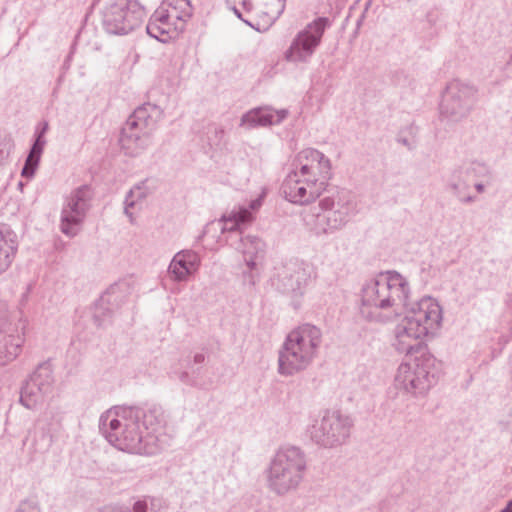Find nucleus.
Wrapping results in <instances>:
<instances>
[{
	"label": "nucleus",
	"mask_w": 512,
	"mask_h": 512,
	"mask_svg": "<svg viewBox=\"0 0 512 512\" xmlns=\"http://www.w3.org/2000/svg\"><path fill=\"white\" fill-rule=\"evenodd\" d=\"M43 151L44 149L39 147V144H32L21 170L22 177L29 180L35 176Z\"/></svg>",
	"instance_id": "31"
},
{
	"label": "nucleus",
	"mask_w": 512,
	"mask_h": 512,
	"mask_svg": "<svg viewBox=\"0 0 512 512\" xmlns=\"http://www.w3.org/2000/svg\"><path fill=\"white\" fill-rule=\"evenodd\" d=\"M200 257L193 250L177 252L168 267L170 277L176 282H185L200 266Z\"/></svg>",
	"instance_id": "21"
},
{
	"label": "nucleus",
	"mask_w": 512,
	"mask_h": 512,
	"mask_svg": "<svg viewBox=\"0 0 512 512\" xmlns=\"http://www.w3.org/2000/svg\"><path fill=\"white\" fill-rule=\"evenodd\" d=\"M98 512H156L154 509L149 508L148 500H138L133 504L132 510H122L116 507H104Z\"/></svg>",
	"instance_id": "37"
},
{
	"label": "nucleus",
	"mask_w": 512,
	"mask_h": 512,
	"mask_svg": "<svg viewBox=\"0 0 512 512\" xmlns=\"http://www.w3.org/2000/svg\"><path fill=\"white\" fill-rule=\"evenodd\" d=\"M117 298L118 295L116 293V288L111 287L100 297L99 301L96 303L93 320L98 327H104L107 323L110 322L113 310L109 307V305L113 301H116Z\"/></svg>",
	"instance_id": "30"
},
{
	"label": "nucleus",
	"mask_w": 512,
	"mask_h": 512,
	"mask_svg": "<svg viewBox=\"0 0 512 512\" xmlns=\"http://www.w3.org/2000/svg\"><path fill=\"white\" fill-rule=\"evenodd\" d=\"M281 191L289 202L299 205L309 204L321 196L316 188L306 183L305 179L295 170L282 183Z\"/></svg>",
	"instance_id": "19"
},
{
	"label": "nucleus",
	"mask_w": 512,
	"mask_h": 512,
	"mask_svg": "<svg viewBox=\"0 0 512 512\" xmlns=\"http://www.w3.org/2000/svg\"><path fill=\"white\" fill-rule=\"evenodd\" d=\"M162 12L156 9L151 15L146 26L147 34L161 43H168L175 39L185 30L184 27L174 21H170L168 17H161Z\"/></svg>",
	"instance_id": "22"
},
{
	"label": "nucleus",
	"mask_w": 512,
	"mask_h": 512,
	"mask_svg": "<svg viewBox=\"0 0 512 512\" xmlns=\"http://www.w3.org/2000/svg\"><path fill=\"white\" fill-rule=\"evenodd\" d=\"M477 88L469 83L454 79L442 94L440 115L451 122L466 118L477 101Z\"/></svg>",
	"instance_id": "10"
},
{
	"label": "nucleus",
	"mask_w": 512,
	"mask_h": 512,
	"mask_svg": "<svg viewBox=\"0 0 512 512\" xmlns=\"http://www.w3.org/2000/svg\"><path fill=\"white\" fill-rule=\"evenodd\" d=\"M275 270L271 283L276 290L291 297L304 294L311 277V269L307 263L291 259Z\"/></svg>",
	"instance_id": "13"
},
{
	"label": "nucleus",
	"mask_w": 512,
	"mask_h": 512,
	"mask_svg": "<svg viewBox=\"0 0 512 512\" xmlns=\"http://www.w3.org/2000/svg\"><path fill=\"white\" fill-rule=\"evenodd\" d=\"M407 309V316L424 337L435 336L442 324V308L432 297H423Z\"/></svg>",
	"instance_id": "17"
},
{
	"label": "nucleus",
	"mask_w": 512,
	"mask_h": 512,
	"mask_svg": "<svg viewBox=\"0 0 512 512\" xmlns=\"http://www.w3.org/2000/svg\"><path fill=\"white\" fill-rule=\"evenodd\" d=\"M397 141L399 143H401L402 145L407 146L409 149H411V145H410V143H409L407 138L399 137V138H397Z\"/></svg>",
	"instance_id": "45"
},
{
	"label": "nucleus",
	"mask_w": 512,
	"mask_h": 512,
	"mask_svg": "<svg viewBox=\"0 0 512 512\" xmlns=\"http://www.w3.org/2000/svg\"><path fill=\"white\" fill-rule=\"evenodd\" d=\"M253 219V214L245 206H239L224 214L221 219L212 223V225H217L222 235L227 234L225 241L230 245L231 241H235L242 236L241 227L251 223Z\"/></svg>",
	"instance_id": "20"
},
{
	"label": "nucleus",
	"mask_w": 512,
	"mask_h": 512,
	"mask_svg": "<svg viewBox=\"0 0 512 512\" xmlns=\"http://www.w3.org/2000/svg\"><path fill=\"white\" fill-rule=\"evenodd\" d=\"M25 321L19 320L15 322L12 320V314L9 309L8 303L0 299V334L3 332L16 331L18 325H22Z\"/></svg>",
	"instance_id": "34"
},
{
	"label": "nucleus",
	"mask_w": 512,
	"mask_h": 512,
	"mask_svg": "<svg viewBox=\"0 0 512 512\" xmlns=\"http://www.w3.org/2000/svg\"><path fill=\"white\" fill-rule=\"evenodd\" d=\"M320 211L304 217L306 227L317 237L342 230L351 220L353 206L345 191H337L319 201Z\"/></svg>",
	"instance_id": "6"
},
{
	"label": "nucleus",
	"mask_w": 512,
	"mask_h": 512,
	"mask_svg": "<svg viewBox=\"0 0 512 512\" xmlns=\"http://www.w3.org/2000/svg\"><path fill=\"white\" fill-rule=\"evenodd\" d=\"M288 116V110H275L271 107H258L246 112L240 121V126L252 129L258 126L280 124Z\"/></svg>",
	"instance_id": "24"
},
{
	"label": "nucleus",
	"mask_w": 512,
	"mask_h": 512,
	"mask_svg": "<svg viewBox=\"0 0 512 512\" xmlns=\"http://www.w3.org/2000/svg\"><path fill=\"white\" fill-rule=\"evenodd\" d=\"M504 71L507 77H512V53L509 56V59L504 67Z\"/></svg>",
	"instance_id": "43"
},
{
	"label": "nucleus",
	"mask_w": 512,
	"mask_h": 512,
	"mask_svg": "<svg viewBox=\"0 0 512 512\" xmlns=\"http://www.w3.org/2000/svg\"><path fill=\"white\" fill-rule=\"evenodd\" d=\"M157 9L162 12L161 17H168L170 21H174L184 28L193 14L190 0H164Z\"/></svg>",
	"instance_id": "27"
},
{
	"label": "nucleus",
	"mask_w": 512,
	"mask_h": 512,
	"mask_svg": "<svg viewBox=\"0 0 512 512\" xmlns=\"http://www.w3.org/2000/svg\"><path fill=\"white\" fill-rule=\"evenodd\" d=\"M54 377L50 364H40L21 388L20 402L27 409H35L53 395Z\"/></svg>",
	"instance_id": "15"
},
{
	"label": "nucleus",
	"mask_w": 512,
	"mask_h": 512,
	"mask_svg": "<svg viewBox=\"0 0 512 512\" xmlns=\"http://www.w3.org/2000/svg\"><path fill=\"white\" fill-rule=\"evenodd\" d=\"M285 1L286 0H278V6L276 8H281L282 6L284 7Z\"/></svg>",
	"instance_id": "49"
},
{
	"label": "nucleus",
	"mask_w": 512,
	"mask_h": 512,
	"mask_svg": "<svg viewBox=\"0 0 512 512\" xmlns=\"http://www.w3.org/2000/svg\"><path fill=\"white\" fill-rule=\"evenodd\" d=\"M61 427V420L53 415L45 414L36 421L35 428L31 432L29 446V453L32 458L37 454L43 455L49 451Z\"/></svg>",
	"instance_id": "18"
},
{
	"label": "nucleus",
	"mask_w": 512,
	"mask_h": 512,
	"mask_svg": "<svg viewBox=\"0 0 512 512\" xmlns=\"http://www.w3.org/2000/svg\"><path fill=\"white\" fill-rule=\"evenodd\" d=\"M296 171L311 187L323 193L329 180L332 178V165L330 159L321 151L306 148L296 157Z\"/></svg>",
	"instance_id": "12"
},
{
	"label": "nucleus",
	"mask_w": 512,
	"mask_h": 512,
	"mask_svg": "<svg viewBox=\"0 0 512 512\" xmlns=\"http://www.w3.org/2000/svg\"><path fill=\"white\" fill-rule=\"evenodd\" d=\"M215 131H216V133L223 134V130H222V129H220V130H217V129H216Z\"/></svg>",
	"instance_id": "50"
},
{
	"label": "nucleus",
	"mask_w": 512,
	"mask_h": 512,
	"mask_svg": "<svg viewBox=\"0 0 512 512\" xmlns=\"http://www.w3.org/2000/svg\"><path fill=\"white\" fill-rule=\"evenodd\" d=\"M331 25L329 18L318 17L299 31L284 53L286 61L307 63L321 43L325 30Z\"/></svg>",
	"instance_id": "11"
},
{
	"label": "nucleus",
	"mask_w": 512,
	"mask_h": 512,
	"mask_svg": "<svg viewBox=\"0 0 512 512\" xmlns=\"http://www.w3.org/2000/svg\"><path fill=\"white\" fill-rule=\"evenodd\" d=\"M18 186H19V188H21V189H22V188H23V183H22V182H19V183H18Z\"/></svg>",
	"instance_id": "51"
},
{
	"label": "nucleus",
	"mask_w": 512,
	"mask_h": 512,
	"mask_svg": "<svg viewBox=\"0 0 512 512\" xmlns=\"http://www.w3.org/2000/svg\"><path fill=\"white\" fill-rule=\"evenodd\" d=\"M353 419L339 410H324L307 427L311 441L325 449L344 445L350 438Z\"/></svg>",
	"instance_id": "7"
},
{
	"label": "nucleus",
	"mask_w": 512,
	"mask_h": 512,
	"mask_svg": "<svg viewBox=\"0 0 512 512\" xmlns=\"http://www.w3.org/2000/svg\"><path fill=\"white\" fill-rule=\"evenodd\" d=\"M282 12L283 6L281 8L269 6L264 9L257 5L254 7L253 13H251L253 18L251 20H244V23L259 32H265L279 18Z\"/></svg>",
	"instance_id": "29"
},
{
	"label": "nucleus",
	"mask_w": 512,
	"mask_h": 512,
	"mask_svg": "<svg viewBox=\"0 0 512 512\" xmlns=\"http://www.w3.org/2000/svg\"><path fill=\"white\" fill-rule=\"evenodd\" d=\"M156 186L154 182L146 178L138 183H136L126 194L124 201V213L130 218V221H133V213L130 209L134 208L138 203L144 201L149 195H151Z\"/></svg>",
	"instance_id": "28"
},
{
	"label": "nucleus",
	"mask_w": 512,
	"mask_h": 512,
	"mask_svg": "<svg viewBox=\"0 0 512 512\" xmlns=\"http://www.w3.org/2000/svg\"><path fill=\"white\" fill-rule=\"evenodd\" d=\"M92 197L93 193L88 185H82L71 192L61 211L62 233L73 237L79 232V227L90 209Z\"/></svg>",
	"instance_id": "14"
},
{
	"label": "nucleus",
	"mask_w": 512,
	"mask_h": 512,
	"mask_svg": "<svg viewBox=\"0 0 512 512\" xmlns=\"http://www.w3.org/2000/svg\"><path fill=\"white\" fill-rule=\"evenodd\" d=\"M196 370H193L190 374L186 370L179 371L178 369H174L171 372L172 377L178 379L183 384L189 385V386H195L197 384V377L195 376Z\"/></svg>",
	"instance_id": "38"
},
{
	"label": "nucleus",
	"mask_w": 512,
	"mask_h": 512,
	"mask_svg": "<svg viewBox=\"0 0 512 512\" xmlns=\"http://www.w3.org/2000/svg\"><path fill=\"white\" fill-rule=\"evenodd\" d=\"M395 339L393 342L394 348L399 353H404L406 355H410L413 352H417L420 355L426 351V347L420 341L413 340L405 335L394 333Z\"/></svg>",
	"instance_id": "33"
},
{
	"label": "nucleus",
	"mask_w": 512,
	"mask_h": 512,
	"mask_svg": "<svg viewBox=\"0 0 512 512\" xmlns=\"http://www.w3.org/2000/svg\"><path fill=\"white\" fill-rule=\"evenodd\" d=\"M488 169L480 162H465L451 169L447 179V189L463 204H471L476 197L468 193L473 178L485 176Z\"/></svg>",
	"instance_id": "16"
},
{
	"label": "nucleus",
	"mask_w": 512,
	"mask_h": 512,
	"mask_svg": "<svg viewBox=\"0 0 512 512\" xmlns=\"http://www.w3.org/2000/svg\"><path fill=\"white\" fill-rule=\"evenodd\" d=\"M145 9L138 0H108L102 12V26L112 35H127L139 28Z\"/></svg>",
	"instance_id": "9"
},
{
	"label": "nucleus",
	"mask_w": 512,
	"mask_h": 512,
	"mask_svg": "<svg viewBox=\"0 0 512 512\" xmlns=\"http://www.w3.org/2000/svg\"><path fill=\"white\" fill-rule=\"evenodd\" d=\"M186 366L189 367L190 366V360H186Z\"/></svg>",
	"instance_id": "52"
},
{
	"label": "nucleus",
	"mask_w": 512,
	"mask_h": 512,
	"mask_svg": "<svg viewBox=\"0 0 512 512\" xmlns=\"http://www.w3.org/2000/svg\"><path fill=\"white\" fill-rule=\"evenodd\" d=\"M159 106L145 103L134 110L121 129L119 143L131 157L142 154L151 144V134L162 117Z\"/></svg>",
	"instance_id": "4"
},
{
	"label": "nucleus",
	"mask_w": 512,
	"mask_h": 512,
	"mask_svg": "<svg viewBox=\"0 0 512 512\" xmlns=\"http://www.w3.org/2000/svg\"><path fill=\"white\" fill-rule=\"evenodd\" d=\"M10 154V148L7 144H0V162L7 159Z\"/></svg>",
	"instance_id": "42"
},
{
	"label": "nucleus",
	"mask_w": 512,
	"mask_h": 512,
	"mask_svg": "<svg viewBox=\"0 0 512 512\" xmlns=\"http://www.w3.org/2000/svg\"><path fill=\"white\" fill-rule=\"evenodd\" d=\"M502 512H512V500L508 503L507 507Z\"/></svg>",
	"instance_id": "48"
},
{
	"label": "nucleus",
	"mask_w": 512,
	"mask_h": 512,
	"mask_svg": "<svg viewBox=\"0 0 512 512\" xmlns=\"http://www.w3.org/2000/svg\"><path fill=\"white\" fill-rule=\"evenodd\" d=\"M15 512H41V509L37 501L24 500L20 502Z\"/></svg>",
	"instance_id": "39"
},
{
	"label": "nucleus",
	"mask_w": 512,
	"mask_h": 512,
	"mask_svg": "<svg viewBox=\"0 0 512 512\" xmlns=\"http://www.w3.org/2000/svg\"><path fill=\"white\" fill-rule=\"evenodd\" d=\"M29 292H30V286L27 287L26 292L22 295V299H21L22 303L27 300Z\"/></svg>",
	"instance_id": "47"
},
{
	"label": "nucleus",
	"mask_w": 512,
	"mask_h": 512,
	"mask_svg": "<svg viewBox=\"0 0 512 512\" xmlns=\"http://www.w3.org/2000/svg\"><path fill=\"white\" fill-rule=\"evenodd\" d=\"M166 418L159 405L115 406L101 414L99 430L120 451L156 455L168 446Z\"/></svg>",
	"instance_id": "1"
},
{
	"label": "nucleus",
	"mask_w": 512,
	"mask_h": 512,
	"mask_svg": "<svg viewBox=\"0 0 512 512\" xmlns=\"http://www.w3.org/2000/svg\"><path fill=\"white\" fill-rule=\"evenodd\" d=\"M26 323L17 326L16 331L0 334V366L13 362L22 352L25 343Z\"/></svg>",
	"instance_id": "23"
},
{
	"label": "nucleus",
	"mask_w": 512,
	"mask_h": 512,
	"mask_svg": "<svg viewBox=\"0 0 512 512\" xmlns=\"http://www.w3.org/2000/svg\"><path fill=\"white\" fill-rule=\"evenodd\" d=\"M227 5L233 10L234 14L243 22L246 20L243 14H251L254 11V3L252 0H226Z\"/></svg>",
	"instance_id": "36"
},
{
	"label": "nucleus",
	"mask_w": 512,
	"mask_h": 512,
	"mask_svg": "<svg viewBox=\"0 0 512 512\" xmlns=\"http://www.w3.org/2000/svg\"><path fill=\"white\" fill-rule=\"evenodd\" d=\"M261 261H244L241 268V281L245 287L254 288L260 281Z\"/></svg>",
	"instance_id": "32"
},
{
	"label": "nucleus",
	"mask_w": 512,
	"mask_h": 512,
	"mask_svg": "<svg viewBox=\"0 0 512 512\" xmlns=\"http://www.w3.org/2000/svg\"><path fill=\"white\" fill-rule=\"evenodd\" d=\"M230 246L242 253L243 260L263 261L266 245L257 236H240L235 241H231Z\"/></svg>",
	"instance_id": "26"
},
{
	"label": "nucleus",
	"mask_w": 512,
	"mask_h": 512,
	"mask_svg": "<svg viewBox=\"0 0 512 512\" xmlns=\"http://www.w3.org/2000/svg\"><path fill=\"white\" fill-rule=\"evenodd\" d=\"M321 344L322 332L317 326L306 323L293 329L278 351V373L288 377L306 370Z\"/></svg>",
	"instance_id": "3"
},
{
	"label": "nucleus",
	"mask_w": 512,
	"mask_h": 512,
	"mask_svg": "<svg viewBox=\"0 0 512 512\" xmlns=\"http://www.w3.org/2000/svg\"><path fill=\"white\" fill-rule=\"evenodd\" d=\"M306 459L300 448L287 446L280 448L271 460L267 483L278 495L296 490L303 480Z\"/></svg>",
	"instance_id": "5"
},
{
	"label": "nucleus",
	"mask_w": 512,
	"mask_h": 512,
	"mask_svg": "<svg viewBox=\"0 0 512 512\" xmlns=\"http://www.w3.org/2000/svg\"><path fill=\"white\" fill-rule=\"evenodd\" d=\"M409 298V282L402 274L395 270L380 272L363 284L360 312L369 321H382L379 311L399 315L409 307Z\"/></svg>",
	"instance_id": "2"
},
{
	"label": "nucleus",
	"mask_w": 512,
	"mask_h": 512,
	"mask_svg": "<svg viewBox=\"0 0 512 512\" xmlns=\"http://www.w3.org/2000/svg\"><path fill=\"white\" fill-rule=\"evenodd\" d=\"M261 205H262V198L259 197V198L252 200L249 203V206L246 208L252 213V211L258 210L261 207Z\"/></svg>",
	"instance_id": "41"
},
{
	"label": "nucleus",
	"mask_w": 512,
	"mask_h": 512,
	"mask_svg": "<svg viewBox=\"0 0 512 512\" xmlns=\"http://www.w3.org/2000/svg\"><path fill=\"white\" fill-rule=\"evenodd\" d=\"M205 361V355L203 353H196L193 357L194 364H203Z\"/></svg>",
	"instance_id": "44"
},
{
	"label": "nucleus",
	"mask_w": 512,
	"mask_h": 512,
	"mask_svg": "<svg viewBox=\"0 0 512 512\" xmlns=\"http://www.w3.org/2000/svg\"><path fill=\"white\" fill-rule=\"evenodd\" d=\"M435 362L429 352L402 362L394 378L395 387L414 397L424 396L436 381Z\"/></svg>",
	"instance_id": "8"
},
{
	"label": "nucleus",
	"mask_w": 512,
	"mask_h": 512,
	"mask_svg": "<svg viewBox=\"0 0 512 512\" xmlns=\"http://www.w3.org/2000/svg\"><path fill=\"white\" fill-rule=\"evenodd\" d=\"M474 187L478 193H483L485 191V186L482 183H475Z\"/></svg>",
	"instance_id": "46"
},
{
	"label": "nucleus",
	"mask_w": 512,
	"mask_h": 512,
	"mask_svg": "<svg viewBox=\"0 0 512 512\" xmlns=\"http://www.w3.org/2000/svg\"><path fill=\"white\" fill-rule=\"evenodd\" d=\"M47 129H48V123L44 122L42 128L41 129L38 128L36 130L35 139H34L33 144H39V147L44 149V147L46 145L45 133L47 132Z\"/></svg>",
	"instance_id": "40"
},
{
	"label": "nucleus",
	"mask_w": 512,
	"mask_h": 512,
	"mask_svg": "<svg viewBox=\"0 0 512 512\" xmlns=\"http://www.w3.org/2000/svg\"><path fill=\"white\" fill-rule=\"evenodd\" d=\"M394 333L405 335L413 340L419 341L424 338L413 322L406 315L395 327Z\"/></svg>",
	"instance_id": "35"
},
{
	"label": "nucleus",
	"mask_w": 512,
	"mask_h": 512,
	"mask_svg": "<svg viewBox=\"0 0 512 512\" xmlns=\"http://www.w3.org/2000/svg\"><path fill=\"white\" fill-rule=\"evenodd\" d=\"M17 250V235L8 226L0 225V276L11 267Z\"/></svg>",
	"instance_id": "25"
}]
</instances>
